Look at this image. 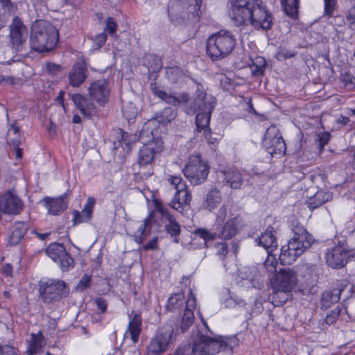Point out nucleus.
Wrapping results in <instances>:
<instances>
[{"instance_id": "1", "label": "nucleus", "mask_w": 355, "mask_h": 355, "mask_svg": "<svg viewBox=\"0 0 355 355\" xmlns=\"http://www.w3.org/2000/svg\"><path fill=\"white\" fill-rule=\"evenodd\" d=\"M227 10L237 26L251 25L262 30H270L272 26V16L262 0H228Z\"/></svg>"}, {"instance_id": "2", "label": "nucleus", "mask_w": 355, "mask_h": 355, "mask_svg": "<svg viewBox=\"0 0 355 355\" xmlns=\"http://www.w3.org/2000/svg\"><path fill=\"white\" fill-rule=\"evenodd\" d=\"M293 236L287 245L281 248L279 259L282 265L292 264L315 242L313 236L302 225L297 224L293 227Z\"/></svg>"}, {"instance_id": "3", "label": "nucleus", "mask_w": 355, "mask_h": 355, "mask_svg": "<svg viewBox=\"0 0 355 355\" xmlns=\"http://www.w3.org/2000/svg\"><path fill=\"white\" fill-rule=\"evenodd\" d=\"M59 40L58 31L46 20H35L31 25L30 46L37 52H47L53 50Z\"/></svg>"}, {"instance_id": "4", "label": "nucleus", "mask_w": 355, "mask_h": 355, "mask_svg": "<svg viewBox=\"0 0 355 355\" xmlns=\"http://www.w3.org/2000/svg\"><path fill=\"white\" fill-rule=\"evenodd\" d=\"M237 341L236 337L211 338L198 334L193 340L191 353L192 355H215L220 350L232 351Z\"/></svg>"}, {"instance_id": "5", "label": "nucleus", "mask_w": 355, "mask_h": 355, "mask_svg": "<svg viewBox=\"0 0 355 355\" xmlns=\"http://www.w3.org/2000/svg\"><path fill=\"white\" fill-rule=\"evenodd\" d=\"M235 45L236 39L233 34L230 31L220 30L208 37L206 52L213 61L219 60L230 55Z\"/></svg>"}, {"instance_id": "6", "label": "nucleus", "mask_w": 355, "mask_h": 355, "mask_svg": "<svg viewBox=\"0 0 355 355\" xmlns=\"http://www.w3.org/2000/svg\"><path fill=\"white\" fill-rule=\"evenodd\" d=\"M139 139L144 145L139 152L137 164L139 166V170L138 173L142 178H148L153 173L151 163L155 153L162 150L163 142L161 139L156 137V135H155V139H153L150 133H148V137L146 135L144 139L141 138L140 134Z\"/></svg>"}, {"instance_id": "7", "label": "nucleus", "mask_w": 355, "mask_h": 355, "mask_svg": "<svg viewBox=\"0 0 355 355\" xmlns=\"http://www.w3.org/2000/svg\"><path fill=\"white\" fill-rule=\"evenodd\" d=\"M209 172V166L198 155H192L183 169L187 179L193 185L205 182Z\"/></svg>"}, {"instance_id": "8", "label": "nucleus", "mask_w": 355, "mask_h": 355, "mask_svg": "<svg viewBox=\"0 0 355 355\" xmlns=\"http://www.w3.org/2000/svg\"><path fill=\"white\" fill-rule=\"evenodd\" d=\"M8 35L9 46L16 52L25 50L29 35L28 27L17 16L12 18L8 26Z\"/></svg>"}, {"instance_id": "9", "label": "nucleus", "mask_w": 355, "mask_h": 355, "mask_svg": "<svg viewBox=\"0 0 355 355\" xmlns=\"http://www.w3.org/2000/svg\"><path fill=\"white\" fill-rule=\"evenodd\" d=\"M198 107L196 116V124L198 132L209 129L211 113L215 107V98L206 93L201 92L195 99Z\"/></svg>"}, {"instance_id": "10", "label": "nucleus", "mask_w": 355, "mask_h": 355, "mask_svg": "<svg viewBox=\"0 0 355 355\" xmlns=\"http://www.w3.org/2000/svg\"><path fill=\"white\" fill-rule=\"evenodd\" d=\"M173 334V328L171 325L163 326L150 342L146 355H162L167 350Z\"/></svg>"}, {"instance_id": "11", "label": "nucleus", "mask_w": 355, "mask_h": 355, "mask_svg": "<svg viewBox=\"0 0 355 355\" xmlns=\"http://www.w3.org/2000/svg\"><path fill=\"white\" fill-rule=\"evenodd\" d=\"M173 334V328L171 325L163 326L150 342L146 355H162L167 350Z\"/></svg>"}, {"instance_id": "12", "label": "nucleus", "mask_w": 355, "mask_h": 355, "mask_svg": "<svg viewBox=\"0 0 355 355\" xmlns=\"http://www.w3.org/2000/svg\"><path fill=\"white\" fill-rule=\"evenodd\" d=\"M168 181L174 186L176 190L174 198L171 202V205L174 209L181 211L184 205L190 203L191 194L181 176L169 175Z\"/></svg>"}, {"instance_id": "13", "label": "nucleus", "mask_w": 355, "mask_h": 355, "mask_svg": "<svg viewBox=\"0 0 355 355\" xmlns=\"http://www.w3.org/2000/svg\"><path fill=\"white\" fill-rule=\"evenodd\" d=\"M255 241L258 245L266 250L268 257L265 261L264 265L268 271L272 272L275 270L276 266L275 264H273V259H275V258L272 257V252L275 250L278 246L274 228L268 227Z\"/></svg>"}, {"instance_id": "14", "label": "nucleus", "mask_w": 355, "mask_h": 355, "mask_svg": "<svg viewBox=\"0 0 355 355\" xmlns=\"http://www.w3.org/2000/svg\"><path fill=\"white\" fill-rule=\"evenodd\" d=\"M177 116V111L175 109L168 107L162 110L158 114L148 120L143 126L141 130V137L144 139V137L146 135L148 137V133L150 134L153 139H155V135H157V130L156 127L157 123L166 125L170 123L175 119Z\"/></svg>"}, {"instance_id": "15", "label": "nucleus", "mask_w": 355, "mask_h": 355, "mask_svg": "<svg viewBox=\"0 0 355 355\" xmlns=\"http://www.w3.org/2000/svg\"><path fill=\"white\" fill-rule=\"evenodd\" d=\"M263 144L272 155H284L286 146L279 130L275 125H270L266 132Z\"/></svg>"}, {"instance_id": "16", "label": "nucleus", "mask_w": 355, "mask_h": 355, "mask_svg": "<svg viewBox=\"0 0 355 355\" xmlns=\"http://www.w3.org/2000/svg\"><path fill=\"white\" fill-rule=\"evenodd\" d=\"M354 256V251L345 244H338L328 250L326 253V261L333 268H341Z\"/></svg>"}, {"instance_id": "17", "label": "nucleus", "mask_w": 355, "mask_h": 355, "mask_svg": "<svg viewBox=\"0 0 355 355\" xmlns=\"http://www.w3.org/2000/svg\"><path fill=\"white\" fill-rule=\"evenodd\" d=\"M46 254L58 264L62 271L69 270L73 267V259L67 252L63 244L56 243L50 244L46 250Z\"/></svg>"}, {"instance_id": "18", "label": "nucleus", "mask_w": 355, "mask_h": 355, "mask_svg": "<svg viewBox=\"0 0 355 355\" xmlns=\"http://www.w3.org/2000/svg\"><path fill=\"white\" fill-rule=\"evenodd\" d=\"M66 284L60 280H49L40 287L41 296L44 302L50 303L65 293Z\"/></svg>"}, {"instance_id": "19", "label": "nucleus", "mask_w": 355, "mask_h": 355, "mask_svg": "<svg viewBox=\"0 0 355 355\" xmlns=\"http://www.w3.org/2000/svg\"><path fill=\"white\" fill-rule=\"evenodd\" d=\"M157 209L162 215L165 231L173 239V242L178 243L179 242L178 236L181 233L180 225L166 208L158 206Z\"/></svg>"}, {"instance_id": "20", "label": "nucleus", "mask_w": 355, "mask_h": 355, "mask_svg": "<svg viewBox=\"0 0 355 355\" xmlns=\"http://www.w3.org/2000/svg\"><path fill=\"white\" fill-rule=\"evenodd\" d=\"M297 275L291 269L281 270L272 282V289H284L291 291L297 284Z\"/></svg>"}, {"instance_id": "21", "label": "nucleus", "mask_w": 355, "mask_h": 355, "mask_svg": "<svg viewBox=\"0 0 355 355\" xmlns=\"http://www.w3.org/2000/svg\"><path fill=\"white\" fill-rule=\"evenodd\" d=\"M91 98L100 105H104L108 102L110 89L108 83L105 79L98 80L92 83L88 88Z\"/></svg>"}, {"instance_id": "22", "label": "nucleus", "mask_w": 355, "mask_h": 355, "mask_svg": "<svg viewBox=\"0 0 355 355\" xmlns=\"http://www.w3.org/2000/svg\"><path fill=\"white\" fill-rule=\"evenodd\" d=\"M196 306V297L191 290H189V296L184 303V315L182 318L181 330L185 332L193 324L194 320L193 310Z\"/></svg>"}, {"instance_id": "23", "label": "nucleus", "mask_w": 355, "mask_h": 355, "mask_svg": "<svg viewBox=\"0 0 355 355\" xmlns=\"http://www.w3.org/2000/svg\"><path fill=\"white\" fill-rule=\"evenodd\" d=\"M217 176L218 179L223 180L224 184L228 185L234 189L240 188L243 184L241 173L234 168L220 170Z\"/></svg>"}, {"instance_id": "24", "label": "nucleus", "mask_w": 355, "mask_h": 355, "mask_svg": "<svg viewBox=\"0 0 355 355\" xmlns=\"http://www.w3.org/2000/svg\"><path fill=\"white\" fill-rule=\"evenodd\" d=\"M346 287L347 284L343 282L338 284L337 287L323 292L320 300L321 308L322 309H327L334 304L337 303L340 299L341 293Z\"/></svg>"}, {"instance_id": "25", "label": "nucleus", "mask_w": 355, "mask_h": 355, "mask_svg": "<svg viewBox=\"0 0 355 355\" xmlns=\"http://www.w3.org/2000/svg\"><path fill=\"white\" fill-rule=\"evenodd\" d=\"M71 101L85 117L90 118L96 113V106L87 98L80 94H75L71 96Z\"/></svg>"}, {"instance_id": "26", "label": "nucleus", "mask_w": 355, "mask_h": 355, "mask_svg": "<svg viewBox=\"0 0 355 355\" xmlns=\"http://www.w3.org/2000/svg\"><path fill=\"white\" fill-rule=\"evenodd\" d=\"M151 90L155 96L159 98L166 103L173 105L186 103L189 100L188 95L187 94H182L179 96L168 94L166 92L157 87L155 84L151 85Z\"/></svg>"}, {"instance_id": "27", "label": "nucleus", "mask_w": 355, "mask_h": 355, "mask_svg": "<svg viewBox=\"0 0 355 355\" xmlns=\"http://www.w3.org/2000/svg\"><path fill=\"white\" fill-rule=\"evenodd\" d=\"M87 69L85 64L76 63L69 73V83L73 87H79L87 78Z\"/></svg>"}, {"instance_id": "28", "label": "nucleus", "mask_w": 355, "mask_h": 355, "mask_svg": "<svg viewBox=\"0 0 355 355\" xmlns=\"http://www.w3.org/2000/svg\"><path fill=\"white\" fill-rule=\"evenodd\" d=\"M66 194H62L58 198L46 197L44 199L45 205L49 214L58 215L67 208V202L64 200Z\"/></svg>"}, {"instance_id": "29", "label": "nucleus", "mask_w": 355, "mask_h": 355, "mask_svg": "<svg viewBox=\"0 0 355 355\" xmlns=\"http://www.w3.org/2000/svg\"><path fill=\"white\" fill-rule=\"evenodd\" d=\"M218 237L223 239H230L238 233V218L234 216L223 223Z\"/></svg>"}, {"instance_id": "30", "label": "nucleus", "mask_w": 355, "mask_h": 355, "mask_svg": "<svg viewBox=\"0 0 355 355\" xmlns=\"http://www.w3.org/2000/svg\"><path fill=\"white\" fill-rule=\"evenodd\" d=\"M141 316L137 313H132V315H129V322L128 326V331L130 335L131 340L134 343L138 341L139 334L141 331Z\"/></svg>"}, {"instance_id": "31", "label": "nucleus", "mask_w": 355, "mask_h": 355, "mask_svg": "<svg viewBox=\"0 0 355 355\" xmlns=\"http://www.w3.org/2000/svg\"><path fill=\"white\" fill-rule=\"evenodd\" d=\"M184 296L182 292L174 293L168 299L166 308L173 313H178L184 309Z\"/></svg>"}, {"instance_id": "32", "label": "nucleus", "mask_w": 355, "mask_h": 355, "mask_svg": "<svg viewBox=\"0 0 355 355\" xmlns=\"http://www.w3.org/2000/svg\"><path fill=\"white\" fill-rule=\"evenodd\" d=\"M222 194L219 189L213 188L210 189L207 195L204 206L210 211L215 209L222 202Z\"/></svg>"}, {"instance_id": "33", "label": "nucleus", "mask_w": 355, "mask_h": 355, "mask_svg": "<svg viewBox=\"0 0 355 355\" xmlns=\"http://www.w3.org/2000/svg\"><path fill=\"white\" fill-rule=\"evenodd\" d=\"M14 10L15 6L10 0H0V30L6 26Z\"/></svg>"}, {"instance_id": "34", "label": "nucleus", "mask_w": 355, "mask_h": 355, "mask_svg": "<svg viewBox=\"0 0 355 355\" xmlns=\"http://www.w3.org/2000/svg\"><path fill=\"white\" fill-rule=\"evenodd\" d=\"M28 230V225L24 222H15L12 226V234L10 237L11 245L18 244Z\"/></svg>"}, {"instance_id": "35", "label": "nucleus", "mask_w": 355, "mask_h": 355, "mask_svg": "<svg viewBox=\"0 0 355 355\" xmlns=\"http://www.w3.org/2000/svg\"><path fill=\"white\" fill-rule=\"evenodd\" d=\"M153 222L152 215H149L146 218L142 224H141L137 232L135 233V240L138 243H141L146 238V236L150 233L151 225Z\"/></svg>"}, {"instance_id": "36", "label": "nucleus", "mask_w": 355, "mask_h": 355, "mask_svg": "<svg viewBox=\"0 0 355 355\" xmlns=\"http://www.w3.org/2000/svg\"><path fill=\"white\" fill-rule=\"evenodd\" d=\"M331 198V195L330 193L319 191L314 195V196L307 200L306 204L310 209H314L319 207L324 202L330 200Z\"/></svg>"}, {"instance_id": "37", "label": "nucleus", "mask_w": 355, "mask_h": 355, "mask_svg": "<svg viewBox=\"0 0 355 355\" xmlns=\"http://www.w3.org/2000/svg\"><path fill=\"white\" fill-rule=\"evenodd\" d=\"M291 291L284 289H272L270 299L276 306H282L287 302L291 295Z\"/></svg>"}, {"instance_id": "38", "label": "nucleus", "mask_w": 355, "mask_h": 355, "mask_svg": "<svg viewBox=\"0 0 355 355\" xmlns=\"http://www.w3.org/2000/svg\"><path fill=\"white\" fill-rule=\"evenodd\" d=\"M282 4L287 16L292 19L297 18L300 0H282Z\"/></svg>"}, {"instance_id": "39", "label": "nucleus", "mask_w": 355, "mask_h": 355, "mask_svg": "<svg viewBox=\"0 0 355 355\" xmlns=\"http://www.w3.org/2000/svg\"><path fill=\"white\" fill-rule=\"evenodd\" d=\"M193 235L202 239L204 241V245H206L208 241H212L218 238V233L211 232L206 228H197L193 232Z\"/></svg>"}, {"instance_id": "40", "label": "nucleus", "mask_w": 355, "mask_h": 355, "mask_svg": "<svg viewBox=\"0 0 355 355\" xmlns=\"http://www.w3.org/2000/svg\"><path fill=\"white\" fill-rule=\"evenodd\" d=\"M31 341L28 345V354L34 355L35 354L40 352L42 347V334H32Z\"/></svg>"}, {"instance_id": "41", "label": "nucleus", "mask_w": 355, "mask_h": 355, "mask_svg": "<svg viewBox=\"0 0 355 355\" xmlns=\"http://www.w3.org/2000/svg\"><path fill=\"white\" fill-rule=\"evenodd\" d=\"M145 65L148 70L155 72L162 69V64L160 58L155 55H148L145 58Z\"/></svg>"}, {"instance_id": "42", "label": "nucleus", "mask_w": 355, "mask_h": 355, "mask_svg": "<svg viewBox=\"0 0 355 355\" xmlns=\"http://www.w3.org/2000/svg\"><path fill=\"white\" fill-rule=\"evenodd\" d=\"M331 135L329 132H322L317 135L315 144L318 148L319 153H321L324 146L329 143Z\"/></svg>"}, {"instance_id": "43", "label": "nucleus", "mask_w": 355, "mask_h": 355, "mask_svg": "<svg viewBox=\"0 0 355 355\" xmlns=\"http://www.w3.org/2000/svg\"><path fill=\"white\" fill-rule=\"evenodd\" d=\"M266 64V62L263 58L257 57L255 60V62H253V64L250 67L252 73L254 75H261L263 73Z\"/></svg>"}, {"instance_id": "44", "label": "nucleus", "mask_w": 355, "mask_h": 355, "mask_svg": "<svg viewBox=\"0 0 355 355\" xmlns=\"http://www.w3.org/2000/svg\"><path fill=\"white\" fill-rule=\"evenodd\" d=\"M231 216L230 215H228L227 212V205H223L220 207L218 211H217L216 214V225H221L227 217Z\"/></svg>"}, {"instance_id": "45", "label": "nucleus", "mask_w": 355, "mask_h": 355, "mask_svg": "<svg viewBox=\"0 0 355 355\" xmlns=\"http://www.w3.org/2000/svg\"><path fill=\"white\" fill-rule=\"evenodd\" d=\"M73 217L75 223H82L89 220L92 217V214L86 212L85 209H83L81 212L75 211L73 213Z\"/></svg>"}, {"instance_id": "46", "label": "nucleus", "mask_w": 355, "mask_h": 355, "mask_svg": "<svg viewBox=\"0 0 355 355\" xmlns=\"http://www.w3.org/2000/svg\"><path fill=\"white\" fill-rule=\"evenodd\" d=\"M340 80L345 87L350 89L355 87V77L349 73H344L341 74Z\"/></svg>"}, {"instance_id": "47", "label": "nucleus", "mask_w": 355, "mask_h": 355, "mask_svg": "<svg viewBox=\"0 0 355 355\" xmlns=\"http://www.w3.org/2000/svg\"><path fill=\"white\" fill-rule=\"evenodd\" d=\"M117 25L112 17H108L106 19V26L104 28V33L107 32L111 36H116Z\"/></svg>"}, {"instance_id": "48", "label": "nucleus", "mask_w": 355, "mask_h": 355, "mask_svg": "<svg viewBox=\"0 0 355 355\" xmlns=\"http://www.w3.org/2000/svg\"><path fill=\"white\" fill-rule=\"evenodd\" d=\"M296 55V52L294 51H290L284 48H281L277 53L276 57L279 60H284L288 58L294 57Z\"/></svg>"}, {"instance_id": "49", "label": "nucleus", "mask_w": 355, "mask_h": 355, "mask_svg": "<svg viewBox=\"0 0 355 355\" xmlns=\"http://www.w3.org/2000/svg\"><path fill=\"white\" fill-rule=\"evenodd\" d=\"M216 248V254L221 259H224L228 253L227 244L225 242L218 243L215 245Z\"/></svg>"}, {"instance_id": "50", "label": "nucleus", "mask_w": 355, "mask_h": 355, "mask_svg": "<svg viewBox=\"0 0 355 355\" xmlns=\"http://www.w3.org/2000/svg\"><path fill=\"white\" fill-rule=\"evenodd\" d=\"M340 313V309L338 307L332 310L326 316V318H325L326 323L328 324H334L338 318Z\"/></svg>"}, {"instance_id": "51", "label": "nucleus", "mask_w": 355, "mask_h": 355, "mask_svg": "<svg viewBox=\"0 0 355 355\" xmlns=\"http://www.w3.org/2000/svg\"><path fill=\"white\" fill-rule=\"evenodd\" d=\"M168 78L175 83L178 80V76L181 75L180 69L178 67L169 68L166 71Z\"/></svg>"}, {"instance_id": "52", "label": "nucleus", "mask_w": 355, "mask_h": 355, "mask_svg": "<svg viewBox=\"0 0 355 355\" xmlns=\"http://www.w3.org/2000/svg\"><path fill=\"white\" fill-rule=\"evenodd\" d=\"M324 12L326 15L331 16L334 13L335 8L336 6V2L335 0H324Z\"/></svg>"}, {"instance_id": "53", "label": "nucleus", "mask_w": 355, "mask_h": 355, "mask_svg": "<svg viewBox=\"0 0 355 355\" xmlns=\"http://www.w3.org/2000/svg\"><path fill=\"white\" fill-rule=\"evenodd\" d=\"M263 310L262 303L257 299L254 300L252 307L251 309L250 315H258Z\"/></svg>"}, {"instance_id": "54", "label": "nucleus", "mask_w": 355, "mask_h": 355, "mask_svg": "<svg viewBox=\"0 0 355 355\" xmlns=\"http://www.w3.org/2000/svg\"><path fill=\"white\" fill-rule=\"evenodd\" d=\"M236 305L241 306L245 305V304L244 303L243 300L238 297H230L227 299L225 301V306L227 307H234Z\"/></svg>"}, {"instance_id": "55", "label": "nucleus", "mask_w": 355, "mask_h": 355, "mask_svg": "<svg viewBox=\"0 0 355 355\" xmlns=\"http://www.w3.org/2000/svg\"><path fill=\"white\" fill-rule=\"evenodd\" d=\"M0 355H17V350L9 345H0Z\"/></svg>"}, {"instance_id": "56", "label": "nucleus", "mask_w": 355, "mask_h": 355, "mask_svg": "<svg viewBox=\"0 0 355 355\" xmlns=\"http://www.w3.org/2000/svg\"><path fill=\"white\" fill-rule=\"evenodd\" d=\"M91 277L88 275H85L79 281L78 287L79 289L83 291L89 288L90 286Z\"/></svg>"}, {"instance_id": "57", "label": "nucleus", "mask_w": 355, "mask_h": 355, "mask_svg": "<svg viewBox=\"0 0 355 355\" xmlns=\"http://www.w3.org/2000/svg\"><path fill=\"white\" fill-rule=\"evenodd\" d=\"M46 69L49 74L55 75L60 71L61 67L59 64L50 62L46 64Z\"/></svg>"}, {"instance_id": "58", "label": "nucleus", "mask_w": 355, "mask_h": 355, "mask_svg": "<svg viewBox=\"0 0 355 355\" xmlns=\"http://www.w3.org/2000/svg\"><path fill=\"white\" fill-rule=\"evenodd\" d=\"M95 304L101 313L106 311L107 304L105 300L102 297H98L95 300Z\"/></svg>"}, {"instance_id": "59", "label": "nucleus", "mask_w": 355, "mask_h": 355, "mask_svg": "<svg viewBox=\"0 0 355 355\" xmlns=\"http://www.w3.org/2000/svg\"><path fill=\"white\" fill-rule=\"evenodd\" d=\"M106 40H107V35L104 32L98 34L94 38V42H95L96 45L98 46V47H99V48L104 45Z\"/></svg>"}, {"instance_id": "60", "label": "nucleus", "mask_w": 355, "mask_h": 355, "mask_svg": "<svg viewBox=\"0 0 355 355\" xmlns=\"http://www.w3.org/2000/svg\"><path fill=\"white\" fill-rule=\"evenodd\" d=\"M96 200L93 197H89L87 200V202L85 203L83 209L86 210V212L91 213L92 214L93 208L94 207Z\"/></svg>"}, {"instance_id": "61", "label": "nucleus", "mask_w": 355, "mask_h": 355, "mask_svg": "<svg viewBox=\"0 0 355 355\" xmlns=\"http://www.w3.org/2000/svg\"><path fill=\"white\" fill-rule=\"evenodd\" d=\"M204 135L205 139L207 140L209 144L215 145L218 143V139L216 138H213L211 137V132L210 128L206 129L204 131Z\"/></svg>"}, {"instance_id": "62", "label": "nucleus", "mask_w": 355, "mask_h": 355, "mask_svg": "<svg viewBox=\"0 0 355 355\" xmlns=\"http://www.w3.org/2000/svg\"><path fill=\"white\" fill-rule=\"evenodd\" d=\"M157 247V239L153 238L148 243L143 245V249L145 250H155Z\"/></svg>"}, {"instance_id": "63", "label": "nucleus", "mask_w": 355, "mask_h": 355, "mask_svg": "<svg viewBox=\"0 0 355 355\" xmlns=\"http://www.w3.org/2000/svg\"><path fill=\"white\" fill-rule=\"evenodd\" d=\"M189 347H187L186 345L181 346L175 351L173 355H189Z\"/></svg>"}, {"instance_id": "64", "label": "nucleus", "mask_w": 355, "mask_h": 355, "mask_svg": "<svg viewBox=\"0 0 355 355\" xmlns=\"http://www.w3.org/2000/svg\"><path fill=\"white\" fill-rule=\"evenodd\" d=\"M3 273L8 277H11L12 274V266L10 263H7L3 266L2 268Z\"/></svg>"}]
</instances>
